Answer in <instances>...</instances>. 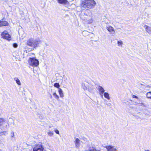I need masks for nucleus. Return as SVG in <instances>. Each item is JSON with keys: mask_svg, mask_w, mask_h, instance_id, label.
I'll list each match as a JSON object with an SVG mask.
<instances>
[{"mask_svg": "<svg viewBox=\"0 0 151 151\" xmlns=\"http://www.w3.org/2000/svg\"><path fill=\"white\" fill-rule=\"evenodd\" d=\"M145 151H150L149 150H145Z\"/></svg>", "mask_w": 151, "mask_h": 151, "instance_id": "obj_33", "label": "nucleus"}, {"mask_svg": "<svg viewBox=\"0 0 151 151\" xmlns=\"http://www.w3.org/2000/svg\"><path fill=\"white\" fill-rule=\"evenodd\" d=\"M97 89L99 92V93H104L105 90L101 86H99L98 88Z\"/></svg>", "mask_w": 151, "mask_h": 151, "instance_id": "obj_10", "label": "nucleus"}, {"mask_svg": "<svg viewBox=\"0 0 151 151\" xmlns=\"http://www.w3.org/2000/svg\"><path fill=\"white\" fill-rule=\"evenodd\" d=\"M53 96L55 97V99L58 100L59 99V97L58 95L55 93H54L53 94Z\"/></svg>", "mask_w": 151, "mask_h": 151, "instance_id": "obj_23", "label": "nucleus"}, {"mask_svg": "<svg viewBox=\"0 0 151 151\" xmlns=\"http://www.w3.org/2000/svg\"><path fill=\"white\" fill-rule=\"evenodd\" d=\"M106 28L109 32H114L113 28L111 26H107Z\"/></svg>", "mask_w": 151, "mask_h": 151, "instance_id": "obj_12", "label": "nucleus"}, {"mask_svg": "<svg viewBox=\"0 0 151 151\" xmlns=\"http://www.w3.org/2000/svg\"><path fill=\"white\" fill-rule=\"evenodd\" d=\"M55 132L57 134H59V131L57 129L55 130Z\"/></svg>", "mask_w": 151, "mask_h": 151, "instance_id": "obj_27", "label": "nucleus"}, {"mask_svg": "<svg viewBox=\"0 0 151 151\" xmlns=\"http://www.w3.org/2000/svg\"><path fill=\"white\" fill-rule=\"evenodd\" d=\"M10 136L11 137V139L12 141H14L15 140V138L14 137V133L13 132H12L11 133Z\"/></svg>", "mask_w": 151, "mask_h": 151, "instance_id": "obj_18", "label": "nucleus"}, {"mask_svg": "<svg viewBox=\"0 0 151 151\" xmlns=\"http://www.w3.org/2000/svg\"><path fill=\"white\" fill-rule=\"evenodd\" d=\"M54 87H55L58 88H60L59 87L60 86V85L59 83H55L54 84Z\"/></svg>", "mask_w": 151, "mask_h": 151, "instance_id": "obj_22", "label": "nucleus"}, {"mask_svg": "<svg viewBox=\"0 0 151 151\" xmlns=\"http://www.w3.org/2000/svg\"><path fill=\"white\" fill-rule=\"evenodd\" d=\"M47 134L50 136H52L53 134V133L52 131H50L47 132Z\"/></svg>", "mask_w": 151, "mask_h": 151, "instance_id": "obj_24", "label": "nucleus"}, {"mask_svg": "<svg viewBox=\"0 0 151 151\" xmlns=\"http://www.w3.org/2000/svg\"><path fill=\"white\" fill-rule=\"evenodd\" d=\"M144 27L146 31L149 34L151 33V28L147 25H145Z\"/></svg>", "mask_w": 151, "mask_h": 151, "instance_id": "obj_11", "label": "nucleus"}, {"mask_svg": "<svg viewBox=\"0 0 151 151\" xmlns=\"http://www.w3.org/2000/svg\"><path fill=\"white\" fill-rule=\"evenodd\" d=\"M104 97L107 99L109 100L110 99L109 94L108 93L104 92Z\"/></svg>", "mask_w": 151, "mask_h": 151, "instance_id": "obj_17", "label": "nucleus"}, {"mask_svg": "<svg viewBox=\"0 0 151 151\" xmlns=\"http://www.w3.org/2000/svg\"><path fill=\"white\" fill-rule=\"evenodd\" d=\"M88 90L89 91H89V89H88Z\"/></svg>", "mask_w": 151, "mask_h": 151, "instance_id": "obj_34", "label": "nucleus"}, {"mask_svg": "<svg viewBox=\"0 0 151 151\" xmlns=\"http://www.w3.org/2000/svg\"><path fill=\"white\" fill-rule=\"evenodd\" d=\"M117 44L119 46H122L123 44L122 42V41H118Z\"/></svg>", "mask_w": 151, "mask_h": 151, "instance_id": "obj_25", "label": "nucleus"}, {"mask_svg": "<svg viewBox=\"0 0 151 151\" xmlns=\"http://www.w3.org/2000/svg\"><path fill=\"white\" fill-rule=\"evenodd\" d=\"M58 92L61 97H63L64 95L63 93V91L61 88H59Z\"/></svg>", "mask_w": 151, "mask_h": 151, "instance_id": "obj_15", "label": "nucleus"}, {"mask_svg": "<svg viewBox=\"0 0 151 151\" xmlns=\"http://www.w3.org/2000/svg\"><path fill=\"white\" fill-rule=\"evenodd\" d=\"M103 93H99V94H100V95H101V98H103Z\"/></svg>", "mask_w": 151, "mask_h": 151, "instance_id": "obj_30", "label": "nucleus"}, {"mask_svg": "<svg viewBox=\"0 0 151 151\" xmlns=\"http://www.w3.org/2000/svg\"><path fill=\"white\" fill-rule=\"evenodd\" d=\"M13 47H14L16 48L17 47L18 45L16 43H14L13 45Z\"/></svg>", "mask_w": 151, "mask_h": 151, "instance_id": "obj_26", "label": "nucleus"}, {"mask_svg": "<svg viewBox=\"0 0 151 151\" xmlns=\"http://www.w3.org/2000/svg\"><path fill=\"white\" fill-rule=\"evenodd\" d=\"M50 97L51 99L52 98V95L51 94H50Z\"/></svg>", "mask_w": 151, "mask_h": 151, "instance_id": "obj_32", "label": "nucleus"}, {"mask_svg": "<svg viewBox=\"0 0 151 151\" xmlns=\"http://www.w3.org/2000/svg\"><path fill=\"white\" fill-rule=\"evenodd\" d=\"M29 65L33 66L36 67L39 64V62L35 57L30 58L28 60Z\"/></svg>", "mask_w": 151, "mask_h": 151, "instance_id": "obj_3", "label": "nucleus"}, {"mask_svg": "<svg viewBox=\"0 0 151 151\" xmlns=\"http://www.w3.org/2000/svg\"><path fill=\"white\" fill-rule=\"evenodd\" d=\"M81 139L85 141H86L87 140V139H86L85 137H82Z\"/></svg>", "mask_w": 151, "mask_h": 151, "instance_id": "obj_29", "label": "nucleus"}, {"mask_svg": "<svg viewBox=\"0 0 151 151\" xmlns=\"http://www.w3.org/2000/svg\"><path fill=\"white\" fill-rule=\"evenodd\" d=\"M43 147L41 145H37L33 149V151H43Z\"/></svg>", "mask_w": 151, "mask_h": 151, "instance_id": "obj_4", "label": "nucleus"}, {"mask_svg": "<svg viewBox=\"0 0 151 151\" xmlns=\"http://www.w3.org/2000/svg\"><path fill=\"white\" fill-rule=\"evenodd\" d=\"M58 3L63 5H66L68 3L67 0H57Z\"/></svg>", "mask_w": 151, "mask_h": 151, "instance_id": "obj_7", "label": "nucleus"}, {"mask_svg": "<svg viewBox=\"0 0 151 151\" xmlns=\"http://www.w3.org/2000/svg\"><path fill=\"white\" fill-rule=\"evenodd\" d=\"M104 147L108 151H116L117 149L114 146L111 145L105 146Z\"/></svg>", "mask_w": 151, "mask_h": 151, "instance_id": "obj_6", "label": "nucleus"}, {"mask_svg": "<svg viewBox=\"0 0 151 151\" xmlns=\"http://www.w3.org/2000/svg\"><path fill=\"white\" fill-rule=\"evenodd\" d=\"M82 87L84 90H86L87 89V87L86 86L85 83H83L82 84Z\"/></svg>", "mask_w": 151, "mask_h": 151, "instance_id": "obj_21", "label": "nucleus"}, {"mask_svg": "<svg viewBox=\"0 0 151 151\" xmlns=\"http://www.w3.org/2000/svg\"><path fill=\"white\" fill-rule=\"evenodd\" d=\"M8 22L6 21H0V27L8 26Z\"/></svg>", "mask_w": 151, "mask_h": 151, "instance_id": "obj_9", "label": "nucleus"}, {"mask_svg": "<svg viewBox=\"0 0 151 151\" xmlns=\"http://www.w3.org/2000/svg\"><path fill=\"white\" fill-rule=\"evenodd\" d=\"M141 88L144 90H147L150 88V86L148 85H142L141 84Z\"/></svg>", "mask_w": 151, "mask_h": 151, "instance_id": "obj_14", "label": "nucleus"}, {"mask_svg": "<svg viewBox=\"0 0 151 151\" xmlns=\"http://www.w3.org/2000/svg\"><path fill=\"white\" fill-rule=\"evenodd\" d=\"M96 4L94 0H84L81 4L82 8H85L87 9L93 8Z\"/></svg>", "mask_w": 151, "mask_h": 151, "instance_id": "obj_1", "label": "nucleus"}, {"mask_svg": "<svg viewBox=\"0 0 151 151\" xmlns=\"http://www.w3.org/2000/svg\"><path fill=\"white\" fill-rule=\"evenodd\" d=\"M106 104L109 106H110L111 105V104L109 103V104Z\"/></svg>", "mask_w": 151, "mask_h": 151, "instance_id": "obj_31", "label": "nucleus"}, {"mask_svg": "<svg viewBox=\"0 0 151 151\" xmlns=\"http://www.w3.org/2000/svg\"><path fill=\"white\" fill-rule=\"evenodd\" d=\"M2 36L4 38L7 40H10L11 39V36L8 33L3 32L2 33Z\"/></svg>", "mask_w": 151, "mask_h": 151, "instance_id": "obj_5", "label": "nucleus"}, {"mask_svg": "<svg viewBox=\"0 0 151 151\" xmlns=\"http://www.w3.org/2000/svg\"><path fill=\"white\" fill-rule=\"evenodd\" d=\"M14 80L15 81H16V83L19 85H21V83L20 82L19 79L17 77L14 78Z\"/></svg>", "mask_w": 151, "mask_h": 151, "instance_id": "obj_16", "label": "nucleus"}, {"mask_svg": "<svg viewBox=\"0 0 151 151\" xmlns=\"http://www.w3.org/2000/svg\"><path fill=\"white\" fill-rule=\"evenodd\" d=\"M80 140L78 138H76L75 140V144L76 147L77 148H79L80 147Z\"/></svg>", "mask_w": 151, "mask_h": 151, "instance_id": "obj_8", "label": "nucleus"}, {"mask_svg": "<svg viewBox=\"0 0 151 151\" xmlns=\"http://www.w3.org/2000/svg\"><path fill=\"white\" fill-rule=\"evenodd\" d=\"M136 105H139L140 106H141L143 107H145L146 106V105L144 103H137Z\"/></svg>", "mask_w": 151, "mask_h": 151, "instance_id": "obj_20", "label": "nucleus"}, {"mask_svg": "<svg viewBox=\"0 0 151 151\" xmlns=\"http://www.w3.org/2000/svg\"><path fill=\"white\" fill-rule=\"evenodd\" d=\"M84 16H87V17H85L86 18H87L88 17H90L91 15V12L89 10L88 12V11L84 13Z\"/></svg>", "mask_w": 151, "mask_h": 151, "instance_id": "obj_13", "label": "nucleus"}, {"mask_svg": "<svg viewBox=\"0 0 151 151\" xmlns=\"http://www.w3.org/2000/svg\"><path fill=\"white\" fill-rule=\"evenodd\" d=\"M132 97L133 98H136V99H138V97L135 95H133Z\"/></svg>", "mask_w": 151, "mask_h": 151, "instance_id": "obj_28", "label": "nucleus"}, {"mask_svg": "<svg viewBox=\"0 0 151 151\" xmlns=\"http://www.w3.org/2000/svg\"><path fill=\"white\" fill-rule=\"evenodd\" d=\"M41 43V41L39 39H34L31 38L27 41V44L28 46L35 48L38 47L39 44Z\"/></svg>", "mask_w": 151, "mask_h": 151, "instance_id": "obj_2", "label": "nucleus"}, {"mask_svg": "<svg viewBox=\"0 0 151 151\" xmlns=\"http://www.w3.org/2000/svg\"><path fill=\"white\" fill-rule=\"evenodd\" d=\"M147 98L151 99V91L147 93L146 94Z\"/></svg>", "mask_w": 151, "mask_h": 151, "instance_id": "obj_19", "label": "nucleus"}]
</instances>
